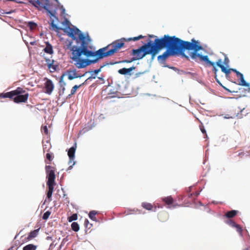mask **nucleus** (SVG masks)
<instances>
[{"label":"nucleus","mask_w":250,"mask_h":250,"mask_svg":"<svg viewBox=\"0 0 250 250\" xmlns=\"http://www.w3.org/2000/svg\"><path fill=\"white\" fill-rule=\"evenodd\" d=\"M64 90H65V88H64V87H63V88H62V90H63V91Z\"/></svg>","instance_id":"obj_45"},{"label":"nucleus","mask_w":250,"mask_h":250,"mask_svg":"<svg viewBox=\"0 0 250 250\" xmlns=\"http://www.w3.org/2000/svg\"><path fill=\"white\" fill-rule=\"evenodd\" d=\"M46 147H43V152H44L45 151H48V150H46Z\"/></svg>","instance_id":"obj_41"},{"label":"nucleus","mask_w":250,"mask_h":250,"mask_svg":"<svg viewBox=\"0 0 250 250\" xmlns=\"http://www.w3.org/2000/svg\"><path fill=\"white\" fill-rule=\"evenodd\" d=\"M71 227L72 229L75 232L78 231L80 229L79 225L77 222H73Z\"/></svg>","instance_id":"obj_24"},{"label":"nucleus","mask_w":250,"mask_h":250,"mask_svg":"<svg viewBox=\"0 0 250 250\" xmlns=\"http://www.w3.org/2000/svg\"><path fill=\"white\" fill-rule=\"evenodd\" d=\"M54 155L53 153H47L46 154V158L47 160H45V162L46 164H50V162L53 160L54 159Z\"/></svg>","instance_id":"obj_22"},{"label":"nucleus","mask_w":250,"mask_h":250,"mask_svg":"<svg viewBox=\"0 0 250 250\" xmlns=\"http://www.w3.org/2000/svg\"><path fill=\"white\" fill-rule=\"evenodd\" d=\"M38 231H39V229H35L33 231H31L28 236H27V237L26 238V241H30L32 239L36 237L37 235H38Z\"/></svg>","instance_id":"obj_18"},{"label":"nucleus","mask_w":250,"mask_h":250,"mask_svg":"<svg viewBox=\"0 0 250 250\" xmlns=\"http://www.w3.org/2000/svg\"><path fill=\"white\" fill-rule=\"evenodd\" d=\"M238 211L235 210H231L226 213L225 216L228 218H231L234 217L237 213Z\"/></svg>","instance_id":"obj_19"},{"label":"nucleus","mask_w":250,"mask_h":250,"mask_svg":"<svg viewBox=\"0 0 250 250\" xmlns=\"http://www.w3.org/2000/svg\"><path fill=\"white\" fill-rule=\"evenodd\" d=\"M37 247V245L29 244L23 247L22 250H36Z\"/></svg>","instance_id":"obj_20"},{"label":"nucleus","mask_w":250,"mask_h":250,"mask_svg":"<svg viewBox=\"0 0 250 250\" xmlns=\"http://www.w3.org/2000/svg\"><path fill=\"white\" fill-rule=\"evenodd\" d=\"M248 250V249H245V250Z\"/></svg>","instance_id":"obj_47"},{"label":"nucleus","mask_w":250,"mask_h":250,"mask_svg":"<svg viewBox=\"0 0 250 250\" xmlns=\"http://www.w3.org/2000/svg\"><path fill=\"white\" fill-rule=\"evenodd\" d=\"M44 51L49 54L53 53L52 46L48 42H46V46L43 49Z\"/></svg>","instance_id":"obj_17"},{"label":"nucleus","mask_w":250,"mask_h":250,"mask_svg":"<svg viewBox=\"0 0 250 250\" xmlns=\"http://www.w3.org/2000/svg\"><path fill=\"white\" fill-rule=\"evenodd\" d=\"M222 60L219 59L216 62V65L221 69V71L225 73L226 76H228L231 72L230 68L227 69L224 65L222 64Z\"/></svg>","instance_id":"obj_11"},{"label":"nucleus","mask_w":250,"mask_h":250,"mask_svg":"<svg viewBox=\"0 0 250 250\" xmlns=\"http://www.w3.org/2000/svg\"><path fill=\"white\" fill-rule=\"evenodd\" d=\"M148 37L149 38H155L156 39H161V38H158L156 36H155L154 35H148Z\"/></svg>","instance_id":"obj_39"},{"label":"nucleus","mask_w":250,"mask_h":250,"mask_svg":"<svg viewBox=\"0 0 250 250\" xmlns=\"http://www.w3.org/2000/svg\"><path fill=\"white\" fill-rule=\"evenodd\" d=\"M55 0L58 2V0ZM28 2L39 9L41 8L45 9L50 18L53 17L58 20V18L55 15L56 13L55 10H54L55 5L51 0H29Z\"/></svg>","instance_id":"obj_5"},{"label":"nucleus","mask_w":250,"mask_h":250,"mask_svg":"<svg viewBox=\"0 0 250 250\" xmlns=\"http://www.w3.org/2000/svg\"><path fill=\"white\" fill-rule=\"evenodd\" d=\"M141 74V73H137V74H136V76H137V77H138V76H139V75H140V74Z\"/></svg>","instance_id":"obj_43"},{"label":"nucleus","mask_w":250,"mask_h":250,"mask_svg":"<svg viewBox=\"0 0 250 250\" xmlns=\"http://www.w3.org/2000/svg\"><path fill=\"white\" fill-rule=\"evenodd\" d=\"M249 91L250 92V87L249 88Z\"/></svg>","instance_id":"obj_46"},{"label":"nucleus","mask_w":250,"mask_h":250,"mask_svg":"<svg viewBox=\"0 0 250 250\" xmlns=\"http://www.w3.org/2000/svg\"><path fill=\"white\" fill-rule=\"evenodd\" d=\"M191 41V42H189L182 40L179 55L189 60L188 56L185 54V50H193V52L189 54L191 58L196 62L199 60L201 62H205L207 66H212V71L215 74V79L219 84L222 85L217 78L218 69L216 68L215 63L209 61L208 56H203L197 53L198 51L203 49V47L199 44L197 41L192 39Z\"/></svg>","instance_id":"obj_3"},{"label":"nucleus","mask_w":250,"mask_h":250,"mask_svg":"<svg viewBox=\"0 0 250 250\" xmlns=\"http://www.w3.org/2000/svg\"><path fill=\"white\" fill-rule=\"evenodd\" d=\"M162 201L166 205H171L174 202V200L171 196H169L163 198Z\"/></svg>","instance_id":"obj_16"},{"label":"nucleus","mask_w":250,"mask_h":250,"mask_svg":"<svg viewBox=\"0 0 250 250\" xmlns=\"http://www.w3.org/2000/svg\"><path fill=\"white\" fill-rule=\"evenodd\" d=\"M77 73L75 71L69 72L68 73V79L69 80H72L74 78H77Z\"/></svg>","instance_id":"obj_23"},{"label":"nucleus","mask_w":250,"mask_h":250,"mask_svg":"<svg viewBox=\"0 0 250 250\" xmlns=\"http://www.w3.org/2000/svg\"><path fill=\"white\" fill-rule=\"evenodd\" d=\"M228 223L232 227H234L236 228L238 231H241V228L240 227V225L236 224L234 221L232 220H229V221H228Z\"/></svg>","instance_id":"obj_26"},{"label":"nucleus","mask_w":250,"mask_h":250,"mask_svg":"<svg viewBox=\"0 0 250 250\" xmlns=\"http://www.w3.org/2000/svg\"><path fill=\"white\" fill-rule=\"evenodd\" d=\"M55 184V183H47L46 184H47V186L48 188V189L47 191L53 192Z\"/></svg>","instance_id":"obj_28"},{"label":"nucleus","mask_w":250,"mask_h":250,"mask_svg":"<svg viewBox=\"0 0 250 250\" xmlns=\"http://www.w3.org/2000/svg\"><path fill=\"white\" fill-rule=\"evenodd\" d=\"M78 218V215L76 213L72 214L71 216L68 217V221L71 222L73 221L76 220Z\"/></svg>","instance_id":"obj_29"},{"label":"nucleus","mask_w":250,"mask_h":250,"mask_svg":"<svg viewBox=\"0 0 250 250\" xmlns=\"http://www.w3.org/2000/svg\"><path fill=\"white\" fill-rule=\"evenodd\" d=\"M53 192L47 191L46 198L48 200V202H50L52 200V195Z\"/></svg>","instance_id":"obj_32"},{"label":"nucleus","mask_w":250,"mask_h":250,"mask_svg":"<svg viewBox=\"0 0 250 250\" xmlns=\"http://www.w3.org/2000/svg\"><path fill=\"white\" fill-rule=\"evenodd\" d=\"M104 66V65L101 66L99 69L94 70L93 72L96 74H98L99 72L101 71V68H103Z\"/></svg>","instance_id":"obj_37"},{"label":"nucleus","mask_w":250,"mask_h":250,"mask_svg":"<svg viewBox=\"0 0 250 250\" xmlns=\"http://www.w3.org/2000/svg\"><path fill=\"white\" fill-rule=\"evenodd\" d=\"M237 77L240 79L239 85L247 87L250 86L249 83H247L244 80L243 75L241 73H240V75L237 76Z\"/></svg>","instance_id":"obj_14"},{"label":"nucleus","mask_w":250,"mask_h":250,"mask_svg":"<svg viewBox=\"0 0 250 250\" xmlns=\"http://www.w3.org/2000/svg\"><path fill=\"white\" fill-rule=\"evenodd\" d=\"M62 24L65 26V28L64 29H62V30H63V31L66 33L69 37L72 39H75V36H76L77 34H78V33H82V32L77 27L73 26L72 27H71V23L67 19H64L62 22ZM50 25L52 30L58 31L62 29V28H59L56 24L54 23V21L53 19L51 20Z\"/></svg>","instance_id":"obj_7"},{"label":"nucleus","mask_w":250,"mask_h":250,"mask_svg":"<svg viewBox=\"0 0 250 250\" xmlns=\"http://www.w3.org/2000/svg\"><path fill=\"white\" fill-rule=\"evenodd\" d=\"M97 212L95 210H92L91 211H90L89 214H88V216L89 217V218L93 220V221H96L97 219H96V217H95V215L97 214Z\"/></svg>","instance_id":"obj_25"},{"label":"nucleus","mask_w":250,"mask_h":250,"mask_svg":"<svg viewBox=\"0 0 250 250\" xmlns=\"http://www.w3.org/2000/svg\"><path fill=\"white\" fill-rule=\"evenodd\" d=\"M84 83H82V84L78 85H74L71 89V94H69L68 96V97H70L71 96V95H74L78 88H80V87H81L83 85Z\"/></svg>","instance_id":"obj_21"},{"label":"nucleus","mask_w":250,"mask_h":250,"mask_svg":"<svg viewBox=\"0 0 250 250\" xmlns=\"http://www.w3.org/2000/svg\"><path fill=\"white\" fill-rule=\"evenodd\" d=\"M51 214V211L48 210L47 211H46L43 214V216H42V219L43 220H47L50 215Z\"/></svg>","instance_id":"obj_31"},{"label":"nucleus","mask_w":250,"mask_h":250,"mask_svg":"<svg viewBox=\"0 0 250 250\" xmlns=\"http://www.w3.org/2000/svg\"><path fill=\"white\" fill-rule=\"evenodd\" d=\"M44 85L45 93L49 95L51 94L54 88L52 81L50 79H46Z\"/></svg>","instance_id":"obj_10"},{"label":"nucleus","mask_w":250,"mask_h":250,"mask_svg":"<svg viewBox=\"0 0 250 250\" xmlns=\"http://www.w3.org/2000/svg\"><path fill=\"white\" fill-rule=\"evenodd\" d=\"M63 75L61 76L60 82L62 80V78H63Z\"/></svg>","instance_id":"obj_44"},{"label":"nucleus","mask_w":250,"mask_h":250,"mask_svg":"<svg viewBox=\"0 0 250 250\" xmlns=\"http://www.w3.org/2000/svg\"><path fill=\"white\" fill-rule=\"evenodd\" d=\"M29 94L20 87L14 90L0 94V98L13 99L16 103H26Z\"/></svg>","instance_id":"obj_4"},{"label":"nucleus","mask_w":250,"mask_h":250,"mask_svg":"<svg viewBox=\"0 0 250 250\" xmlns=\"http://www.w3.org/2000/svg\"><path fill=\"white\" fill-rule=\"evenodd\" d=\"M42 131L46 135L48 134V131L47 126L45 125L42 128Z\"/></svg>","instance_id":"obj_35"},{"label":"nucleus","mask_w":250,"mask_h":250,"mask_svg":"<svg viewBox=\"0 0 250 250\" xmlns=\"http://www.w3.org/2000/svg\"><path fill=\"white\" fill-rule=\"evenodd\" d=\"M230 70H231V71H232L236 73V76H238V75H240V72H239L238 71H237L236 69H233V68H230Z\"/></svg>","instance_id":"obj_38"},{"label":"nucleus","mask_w":250,"mask_h":250,"mask_svg":"<svg viewBox=\"0 0 250 250\" xmlns=\"http://www.w3.org/2000/svg\"><path fill=\"white\" fill-rule=\"evenodd\" d=\"M84 225L86 228L90 229L92 224H90L89 221L86 219L84 220Z\"/></svg>","instance_id":"obj_34"},{"label":"nucleus","mask_w":250,"mask_h":250,"mask_svg":"<svg viewBox=\"0 0 250 250\" xmlns=\"http://www.w3.org/2000/svg\"><path fill=\"white\" fill-rule=\"evenodd\" d=\"M229 62V58L226 56H225V59H224V60L223 62V63L226 66H228Z\"/></svg>","instance_id":"obj_33"},{"label":"nucleus","mask_w":250,"mask_h":250,"mask_svg":"<svg viewBox=\"0 0 250 250\" xmlns=\"http://www.w3.org/2000/svg\"><path fill=\"white\" fill-rule=\"evenodd\" d=\"M145 36L139 35L138 37L128 39L122 38L113 42L107 46L100 48L96 51H92L89 45L91 39L88 35L85 36L82 33H79L75 36V39L77 43H80V46H72V42H66L64 48L72 51L71 59L74 62V65L78 68H84L91 64L95 63L101 59L110 56L117 53L123 47L125 42L136 41L145 38Z\"/></svg>","instance_id":"obj_1"},{"label":"nucleus","mask_w":250,"mask_h":250,"mask_svg":"<svg viewBox=\"0 0 250 250\" xmlns=\"http://www.w3.org/2000/svg\"><path fill=\"white\" fill-rule=\"evenodd\" d=\"M55 0L58 2V0ZM28 2L39 9L41 8L45 9L50 18L53 17L58 20V18L55 15L56 13L55 10H54L55 5L51 0H29Z\"/></svg>","instance_id":"obj_6"},{"label":"nucleus","mask_w":250,"mask_h":250,"mask_svg":"<svg viewBox=\"0 0 250 250\" xmlns=\"http://www.w3.org/2000/svg\"><path fill=\"white\" fill-rule=\"evenodd\" d=\"M45 170L47 173H48L47 178V183H55V168L50 165L46 166Z\"/></svg>","instance_id":"obj_9"},{"label":"nucleus","mask_w":250,"mask_h":250,"mask_svg":"<svg viewBox=\"0 0 250 250\" xmlns=\"http://www.w3.org/2000/svg\"><path fill=\"white\" fill-rule=\"evenodd\" d=\"M142 206L144 208L148 210H152L155 211L156 209V207H153L151 204L147 202L142 203Z\"/></svg>","instance_id":"obj_12"},{"label":"nucleus","mask_w":250,"mask_h":250,"mask_svg":"<svg viewBox=\"0 0 250 250\" xmlns=\"http://www.w3.org/2000/svg\"><path fill=\"white\" fill-rule=\"evenodd\" d=\"M45 60H46L47 65L49 62H51V61H52V60H50L49 59H46Z\"/></svg>","instance_id":"obj_40"},{"label":"nucleus","mask_w":250,"mask_h":250,"mask_svg":"<svg viewBox=\"0 0 250 250\" xmlns=\"http://www.w3.org/2000/svg\"><path fill=\"white\" fill-rule=\"evenodd\" d=\"M182 40L175 36H170L165 35L161 39H156L152 43L149 40L137 49H133L132 55L135 57L131 60H125L124 62L130 63L134 61L140 60L146 55H151V60H153L156 55L163 49H167L161 55L158 57L159 62L163 63L170 56L179 55Z\"/></svg>","instance_id":"obj_2"},{"label":"nucleus","mask_w":250,"mask_h":250,"mask_svg":"<svg viewBox=\"0 0 250 250\" xmlns=\"http://www.w3.org/2000/svg\"><path fill=\"white\" fill-rule=\"evenodd\" d=\"M27 25L30 29H33L37 27V24L33 21H29L28 22Z\"/></svg>","instance_id":"obj_30"},{"label":"nucleus","mask_w":250,"mask_h":250,"mask_svg":"<svg viewBox=\"0 0 250 250\" xmlns=\"http://www.w3.org/2000/svg\"><path fill=\"white\" fill-rule=\"evenodd\" d=\"M138 211H139V210L138 209H135V208H134L133 209H128L125 211V213L126 215L132 214L133 213H136Z\"/></svg>","instance_id":"obj_27"},{"label":"nucleus","mask_w":250,"mask_h":250,"mask_svg":"<svg viewBox=\"0 0 250 250\" xmlns=\"http://www.w3.org/2000/svg\"><path fill=\"white\" fill-rule=\"evenodd\" d=\"M77 147V144L75 143L74 146H72L68 151V156L69 158V165L70 166L68 167V169H71L72 167V166L75 164L74 158H75V153L76 151Z\"/></svg>","instance_id":"obj_8"},{"label":"nucleus","mask_w":250,"mask_h":250,"mask_svg":"<svg viewBox=\"0 0 250 250\" xmlns=\"http://www.w3.org/2000/svg\"><path fill=\"white\" fill-rule=\"evenodd\" d=\"M135 69V67L132 66L129 68H123L118 70V72L122 75H125L130 73L131 71Z\"/></svg>","instance_id":"obj_15"},{"label":"nucleus","mask_w":250,"mask_h":250,"mask_svg":"<svg viewBox=\"0 0 250 250\" xmlns=\"http://www.w3.org/2000/svg\"><path fill=\"white\" fill-rule=\"evenodd\" d=\"M54 61L52 60L51 62H49L47 65V67L49 69L50 72L53 73L55 72L58 68V65L54 64Z\"/></svg>","instance_id":"obj_13"},{"label":"nucleus","mask_w":250,"mask_h":250,"mask_svg":"<svg viewBox=\"0 0 250 250\" xmlns=\"http://www.w3.org/2000/svg\"><path fill=\"white\" fill-rule=\"evenodd\" d=\"M200 130L201 131V132L204 133V134H206V137H207V134L206 133V131L204 127V126L203 125H200Z\"/></svg>","instance_id":"obj_36"},{"label":"nucleus","mask_w":250,"mask_h":250,"mask_svg":"<svg viewBox=\"0 0 250 250\" xmlns=\"http://www.w3.org/2000/svg\"><path fill=\"white\" fill-rule=\"evenodd\" d=\"M163 214V213H160V214H159V219H161V216H162Z\"/></svg>","instance_id":"obj_42"}]
</instances>
